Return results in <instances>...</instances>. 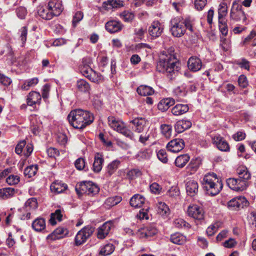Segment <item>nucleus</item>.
Instances as JSON below:
<instances>
[{"label":"nucleus","mask_w":256,"mask_h":256,"mask_svg":"<svg viewBox=\"0 0 256 256\" xmlns=\"http://www.w3.org/2000/svg\"><path fill=\"white\" fill-rule=\"evenodd\" d=\"M193 32V28L191 20L188 18L184 20L180 17H176L170 22V31L172 35L180 38L185 34L186 30Z\"/></svg>","instance_id":"20e7f679"},{"label":"nucleus","mask_w":256,"mask_h":256,"mask_svg":"<svg viewBox=\"0 0 256 256\" xmlns=\"http://www.w3.org/2000/svg\"><path fill=\"white\" fill-rule=\"evenodd\" d=\"M104 162L103 156L100 153H96L92 166V170L94 172H99L102 170Z\"/></svg>","instance_id":"aec40b11"},{"label":"nucleus","mask_w":256,"mask_h":256,"mask_svg":"<svg viewBox=\"0 0 256 256\" xmlns=\"http://www.w3.org/2000/svg\"><path fill=\"white\" fill-rule=\"evenodd\" d=\"M68 186L66 184L62 182H55L50 186V190L52 192L60 194L64 192L67 189Z\"/></svg>","instance_id":"c85d7f7f"},{"label":"nucleus","mask_w":256,"mask_h":256,"mask_svg":"<svg viewBox=\"0 0 256 256\" xmlns=\"http://www.w3.org/2000/svg\"><path fill=\"white\" fill-rule=\"evenodd\" d=\"M106 29L110 33H114L121 30L123 28L122 24L116 20H110L105 25Z\"/></svg>","instance_id":"f3484780"},{"label":"nucleus","mask_w":256,"mask_h":256,"mask_svg":"<svg viewBox=\"0 0 256 256\" xmlns=\"http://www.w3.org/2000/svg\"><path fill=\"white\" fill-rule=\"evenodd\" d=\"M162 134L166 138H170L172 134V126L171 125L163 124L160 126Z\"/></svg>","instance_id":"a18cd8bd"},{"label":"nucleus","mask_w":256,"mask_h":256,"mask_svg":"<svg viewBox=\"0 0 256 256\" xmlns=\"http://www.w3.org/2000/svg\"><path fill=\"white\" fill-rule=\"evenodd\" d=\"M136 92L140 95L143 96H151L154 94V90L152 87L145 85L138 86Z\"/></svg>","instance_id":"473e14b6"},{"label":"nucleus","mask_w":256,"mask_h":256,"mask_svg":"<svg viewBox=\"0 0 256 256\" xmlns=\"http://www.w3.org/2000/svg\"><path fill=\"white\" fill-rule=\"evenodd\" d=\"M157 211L161 215L166 214L169 212V208L163 202H158L157 204Z\"/></svg>","instance_id":"de8ad7c7"},{"label":"nucleus","mask_w":256,"mask_h":256,"mask_svg":"<svg viewBox=\"0 0 256 256\" xmlns=\"http://www.w3.org/2000/svg\"><path fill=\"white\" fill-rule=\"evenodd\" d=\"M151 156V152L150 150H144L140 151L136 156V158L138 160H142L148 159Z\"/></svg>","instance_id":"49530a36"},{"label":"nucleus","mask_w":256,"mask_h":256,"mask_svg":"<svg viewBox=\"0 0 256 256\" xmlns=\"http://www.w3.org/2000/svg\"><path fill=\"white\" fill-rule=\"evenodd\" d=\"M20 182V177L18 176H14L13 174L10 175L6 179V182L9 185H14L18 184Z\"/></svg>","instance_id":"5fc2aeb1"},{"label":"nucleus","mask_w":256,"mask_h":256,"mask_svg":"<svg viewBox=\"0 0 256 256\" xmlns=\"http://www.w3.org/2000/svg\"><path fill=\"white\" fill-rule=\"evenodd\" d=\"M112 226V223L110 222H107L104 223L98 229L97 234L98 238L100 239H104L105 238L108 234Z\"/></svg>","instance_id":"4be33fe9"},{"label":"nucleus","mask_w":256,"mask_h":256,"mask_svg":"<svg viewBox=\"0 0 256 256\" xmlns=\"http://www.w3.org/2000/svg\"><path fill=\"white\" fill-rule=\"evenodd\" d=\"M18 16L20 19H24L26 14V10L24 7H20L16 10Z\"/></svg>","instance_id":"e2e57ef3"},{"label":"nucleus","mask_w":256,"mask_h":256,"mask_svg":"<svg viewBox=\"0 0 256 256\" xmlns=\"http://www.w3.org/2000/svg\"><path fill=\"white\" fill-rule=\"evenodd\" d=\"M148 33L152 38L160 36L162 32L163 28L158 21H154L148 28Z\"/></svg>","instance_id":"4468645a"},{"label":"nucleus","mask_w":256,"mask_h":256,"mask_svg":"<svg viewBox=\"0 0 256 256\" xmlns=\"http://www.w3.org/2000/svg\"><path fill=\"white\" fill-rule=\"evenodd\" d=\"M42 96L40 93L36 92H30L28 96L27 104L30 106H32L36 104H40Z\"/></svg>","instance_id":"a878e982"},{"label":"nucleus","mask_w":256,"mask_h":256,"mask_svg":"<svg viewBox=\"0 0 256 256\" xmlns=\"http://www.w3.org/2000/svg\"><path fill=\"white\" fill-rule=\"evenodd\" d=\"M38 170L37 165H31L26 167L24 170V174L25 176L28 178L34 176Z\"/></svg>","instance_id":"a19ab883"},{"label":"nucleus","mask_w":256,"mask_h":256,"mask_svg":"<svg viewBox=\"0 0 256 256\" xmlns=\"http://www.w3.org/2000/svg\"><path fill=\"white\" fill-rule=\"evenodd\" d=\"M175 226L178 228H190V225L183 219L178 218L174 221Z\"/></svg>","instance_id":"603ef678"},{"label":"nucleus","mask_w":256,"mask_h":256,"mask_svg":"<svg viewBox=\"0 0 256 256\" xmlns=\"http://www.w3.org/2000/svg\"><path fill=\"white\" fill-rule=\"evenodd\" d=\"M184 147V142L182 139L176 138L170 141L166 146L167 149L173 152H178Z\"/></svg>","instance_id":"ddd939ff"},{"label":"nucleus","mask_w":256,"mask_h":256,"mask_svg":"<svg viewBox=\"0 0 256 256\" xmlns=\"http://www.w3.org/2000/svg\"><path fill=\"white\" fill-rule=\"evenodd\" d=\"M133 13L124 11L120 14V17L126 22H130L134 18Z\"/></svg>","instance_id":"8fccbe9b"},{"label":"nucleus","mask_w":256,"mask_h":256,"mask_svg":"<svg viewBox=\"0 0 256 256\" xmlns=\"http://www.w3.org/2000/svg\"><path fill=\"white\" fill-rule=\"evenodd\" d=\"M123 6L122 2L120 0H108L102 4V8L108 10L112 8H120Z\"/></svg>","instance_id":"cd10ccee"},{"label":"nucleus","mask_w":256,"mask_h":256,"mask_svg":"<svg viewBox=\"0 0 256 256\" xmlns=\"http://www.w3.org/2000/svg\"><path fill=\"white\" fill-rule=\"evenodd\" d=\"M191 126L192 122L190 120H180L176 123L174 128L178 133H181L190 128Z\"/></svg>","instance_id":"393cba45"},{"label":"nucleus","mask_w":256,"mask_h":256,"mask_svg":"<svg viewBox=\"0 0 256 256\" xmlns=\"http://www.w3.org/2000/svg\"><path fill=\"white\" fill-rule=\"evenodd\" d=\"M120 164V160H114L108 164L106 171L110 176H112L116 172Z\"/></svg>","instance_id":"ea45409f"},{"label":"nucleus","mask_w":256,"mask_h":256,"mask_svg":"<svg viewBox=\"0 0 256 256\" xmlns=\"http://www.w3.org/2000/svg\"><path fill=\"white\" fill-rule=\"evenodd\" d=\"M150 191L155 194H159L161 191V186L157 183L154 182L150 186Z\"/></svg>","instance_id":"bf43d9fd"},{"label":"nucleus","mask_w":256,"mask_h":256,"mask_svg":"<svg viewBox=\"0 0 256 256\" xmlns=\"http://www.w3.org/2000/svg\"><path fill=\"white\" fill-rule=\"evenodd\" d=\"M188 68L192 72H197L200 70L202 66L201 60L198 57L192 56L188 62Z\"/></svg>","instance_id":"a211bd4d"},{"label":"nucleus","mask_w":256,"mask_h":256,"mask_svg":"<svg viewBox=\"0 0 256 256\" xmlns=\"http://www.w3.org/2000/svg\"><path fill=\"white\" fill-rule=\"evenodd\" d=\"M32 227L36 232H42L46 228L45 220L42 218H38L32 223Z\"/></svg>","instance_id":"7c9ffc66"},{"label":"nucleus","mask_w":256,"mask_h":256,"mask_svg":"<svg viewBox=\"0 0 256 256\" xmlns=\"http://www.w3.org/2000/svg\"><path fill=\"white\" fill-rule=\"evenodd\" d=\"M187 213L189 216L198 220H204V212L202 208L196 204L190 205L187 210Z\"/></svg>","instance_id":"9b49d317"},{"label":"nucleus","mask_w":256,"mask_h":256,"mask_svg":"<svg viewBox=\"0 0 256 256\" xmlns=\"http://www.w3.org/2000/svg\"><path fill=\"white\" fill-rule=\"evenodd\" d=\"M48 156L51 158H55L60 155L58 150L54 148H50L47 150Z\"/></svg>","instance_id":"0e129e2a"},{"label":"nucleus","mask_w":256,"mask_h":256,"mask_svg":"<svg viewBox=\"0 0 256 256\" xmlns=\"http://www.w3.org/2000/svg\"><path fill=\"white\" fill-rule=\"evenodd\" d=\"M249 202L244 196L234 198L228 203V206L232 210H237L248 206Z\"/></svg>","instance_id":"f8f14e48"},{"label":"nucleus","mask_w":256,"mask_h":256,"mask_svg":"<svg viewBox=\"0 0 256 256\" xmlns=\"http://www.w3.org/2000/svg\"><path fill=\"white\" fill-rule=\"evenodd\" d=\"M68 120L70 124L74 128L82 129L93 122L94 116L89 111L75 109L68 114Z\"/></svg>","instance_id":"f257e3e1"},{"label":"nucleus","mask_w":256,"mask_h":256,"mask_svg":"<svg viewBox=\"0 0 256 256\" xmlns=\"http://www.w3.org/2000/svg\"><path fill=\"white\" fill-rule=\"evenodd\" d=\"M238 178H229L226 180L228 186L231 189L236 191L245 190L248 186V180L251 178V174L247 168H239L236 170Z\"/></svg>","instance_id":"7ed1b4c3"},{"label":"nucleus","mask_w":256,"mask_h":256,"mask_svg":"<svg viewBox=\"0 0 256 256\" xmlns=\"http://www.w3.org/2000/svg\"><path fill=\"white\" fill-rule=\"evenodd\" d=\"M121 200L122 198L120 196L110 197L106 200L104 204L106 208H109L118 204Z\"/></svg>","instance_id":"c9c22d12"},{"label":"nucleus","mask_w":256,"mask_h":256,"mask_svg":"<svg viewBox=\"0 0 256 256\" xmlns=\"http://www.w3.org/2000/svg\"><path fill=\"white\" fill-rule=\"evenodd\" d=\"M114 247L112 244H108L101 248L99 254L103 256H106L112 254L114 251Z\"/></svg>","instance_id":"79ce46f5"},{"label":"nucleus","mask_w":256,"mask_h":256,"mask_svg":"<svg viewBox=\"0 0 256 256\" xmlns=\"http://www.w3.org/2000/svg\"><path fill=\"white\" fill-rule=\"evenodd\" d=\"M170 240L171 242L174 244L182 245L186 242V238L182 234L178 232H176L171 234L170 237Z\"/></svg>","instance_id":"2f4dec72"},{"label":"nucleus","mask_w":256,"mask_h":256,"mask_svg":"<svg viewBox=\"0 0 256 256\" xmlns=\"http://www.w3.org/2000/svg\"><path fill=\"white\" fill-rule=\"evenodd\" d=\"M26 144V142L25 140H22L20 141L16 146L15 148V152H16L18 154H22V150L24 148Z\"/></svg>","instance_id":"69168bd1"},{"label":"nucleus","mask_w":256,"mask_h":256,"mask_svg":"<svg viewBox=\"0 0 256 256\" xmlns=\"http://www.w3.org/2000/svg\"><path fill=\"white\" fill-rule=\"evenodd\" d=\"M175 104V100L172 98H167L160 100L158 105L159 110L162 112L166 111L170 106Z\"/></svg>","instance_id":"bb28decb"},{"label":"nucleus","mask_w":256,"mask_h":256,"mask_svg":"<svg viewBox=\"0 0 256 256\" xmlns=\"http://www.w3.org/2000/svg\"><path fill=\"white\" fill-rule=\"evenodd\" d=\"M212 142L220 150L224 152L229 150L230 146L228 143L220 135L214 136L212 138Z\"/></svg>","instance_id":"dca6fc26"},{"label":"nucleus","mask_w":256,"mask_h":256,"mask_svg":"<svg viewBox=\"0 0 256 256\" xmlns=\"http://www.w3.org/2000/svg\"><path fill=\"white\" fill-rule=\"evenodd\" d=\"M48 8L53 17L59 16L63 10L62 4L56 0L50 1L48 4Z\"/></svg>","instance_id":"2eb2a0df"},{"label":"nucleus","mask_w":256,"mask_h":256,"mask_svg":"<svg viewBox=\"0 0 256 256\" xmlns=\"http://www.w3.org/2000/svg\"><path fill=\"white\" fill-rule=\"evenodd\" d=\"M76 86L78 89L82 92H88L90 90L89 84L84 80H80L77 82Z\"/></svg>","instance_id":"4c0bfd02"},{"label":"nucleus","mask_w":256,"mask_h":256,"mask_svg":"<svg viewBox=\"0 0 256 256\" xmlns=\"http://www.w3.org/2000/svg\"><path fill=\"white\" fill-rule=\"evenodd\" d=\"M230 17V20H234V22H239L241 20L243 22H245L246 20V17L243 10L242 6L239 4L236 1H234L232 3Z\"/></svg>","instance_id":"0eeeda50"},{"label":"nucleus","mask_w":256,"mask_h":256,"mask_svg":"<svg viewBox=\"0 0 256 256\" xmlns=\"http://www.w3.org/2000/svg\"><path fill=\"white\" fill-rule=\"evenodd\" d=\"M157 156L158 160L163 163H166L168 161V156L165 150H160L157 153Z\"/></svg>","instance_id":"864d4df0"},{"label":"nucleus","mask_w":256,"mask_h":256,"mask_svg":"<svg viewBox=\"0 0 256 256\" xmlns=\"http://www.w3.org/2000/svg\"><path fill=\"white\" fill-rule=\"evenodd\" d=\"M38 82V78H34L28 80L22 86V88L24 90H28L31 86L36 85Z\"/></svg>","instance_id":"09e8293b"},{"label":"nucleus","mask_w":256,"mask_h":256,"mask_svg":"<svg viewBox=\"0 0 256 256\" xmlns=\"http://www.w3.org/2000/svg\"><path fill=\"white\" fill-rule=\"evenodd\" d=\"M238 83L242 88H246L248 84L247 79L244 75H240L238 79Z\"/></svg>","instance_id":"774afa93"},{"label":"nucleus","mask_w":256,"mask_h":256,"mask_svg":"<svg viewBox=\"0 0 256 256\" xmlns=\"http://www.w3.org/2000/svg\"><path fill=\"white\" fill-rule=\"evenodd\" d=\"M62 210L60 209L56 210V211L50 214V218L49 220L50 223L54 226L56 224V220H57L59 222L62 220Z\"/></svg>","instance_id":"72a5a7b5"},{"label":"nucleus","mask_w":256,"mask_h":256,"mask_svg":"<svg viewBox=\"0 0 256 256\" xmlns=\"http://www.w3.org/2000/svg\"><path fill=\"white\" fill-rule=\"evenodd\" d=\"M79 189L78 188H76L78 194H86L90 196L98 194L100 190L98 187L92 182H85L81 183L80 185Z\"/></svg>","instance_id":"1a4fd4ad"},{"label":"nucleus","mask_w":256,"mask_h":256,"mask_svg":"<svg viewBox=\"0 0 256 256\" xmlns=\"http://www.w3.org/2000/svg\"><path fill=\"white\" fill-rule=\"evenodd\" d=\"M25 206L30 209L34 210L38 207L37 200L35 198H32L28 200L25 203Z\"/></svg>","instance_id":"3c124183"},{"label":"nucleus","mask_w":256,"mask_h":256,"mask_svg":"<svg viewBox=\"0 0 256 256\" xmlns=\"http://www.w3.org/2000/svg\"><path fill=\"white\" fill-rule=\"evenodd\" d=\"M92 64V60L90 57H85L82 58V65L80 67V72H81V69L84 67L90 66V65Z\"/></svg>","instance_id":"338daca9"},{"label":"nucleus","mask_w":256,"mask_h":256,"mask_svg":"<svg viewBox=\"0 0 256 256\" xmlns=\"http://www.w3.org/2000/svg\"><path fill=\"white\" fill-rule=\"evenodd\" d=\"M207 0H194V6L198 10H202L206 4Z\"/></svg>","instance_id":"680f3d73"},{"label":"nucleus","mask_w":256,"mask_h":256,"mask_svg":"<svg viewBox=\"0 0 256 256\" xmlns=\"http://www.w3.org/2000/svg\"><path fill=\"white\" fill-rule=\"evenodd\" d=\"M198 182L194 180H190L186 184V191L188 195L194 196L198 192Z\"/></svg>","instance_id":"6ab92c4d"},{"label":"nucleus","mask_w":256,"mask_h":256,"mask_svg":"<svg viewBox=\"0 0 256 256\" xmlns=\"http://www.w3.org/2000/svg\"><path fill=\"white\" fill-rule=\"evenodd\" d=\"M38 12L42 18L46 20H50L53 18L50 12L48 10H46L43 8H40Z\"/></svg>","instance_id":"c03bdc74"},{"label":"nucleus","mask_w":256,"mask_h":256,"mask_svg":"<svg viewBox=\"0 0 256 256\" xmlns=\"http://www.w3.org/2000/svg\"><path fill=\"white\" fill-rule=\"evenodd\" d=\"M190 160L188 154L180 155L178 156L175 160L176 166L179 168L184 167Z\"/></svg>","instance_id":"f704fd0d"},{"label":"nucleus","mask_w":256,"mask_h":256,"mask_svg":"<svg viewBox=\"0 0 256 256\" xmlns=\"http://www.w3.org/2000/svg\"><path fill=\"white\" fill-rule=\"evenodd\" d=\"M83 13L81 12H77L73 18L72 24L74 26H76V24L80 21L83 18Z\"/></svg>","instance_id":"13d9d810"},{"label":"nucleus","mask_w":256,"mask_h":256,"mask_svg":"<svg viewBox=\"0 0 256 256\" xmlns=\"http://www.w3.org/2000/svg\"><path fill=\"white\" fill-rule=\"evenodd\" d=\"M68 234L67 229L63 228H58L56 229L51 234L47 236L48 240H56L62 238L64 236H66Z\"/></svg>","instance_id":"412c9836"},{"label":"nucleus","mask_w":256,"mask_h":256,"mask_svg":"<svg viewBox=\"0 0 256 256\" xmlns=\"http://www.w3.org/2000/svg\"><path fill=\"white\" fill-rule=\"evenodd\" d=\"M15 190L12 188H5L0 190V197L2 198H8L12 196L14 194Z\"/></svg>","instance_id":"58836bf2"},{"label":"nucleus","mask_w":256,"mask_h":256,"mask_svg":"<svg viewBox=\"0 0 256 256\" xmlns=\"http://www.w3.org/2000/svg\"><path fill=\"white\" fill-rule=\"evenodd\" d=\"M228 12V6L226 3L224 2H221L219 4L218 9V18L222 19L226 16Z\"/></svg>","instance_id":"37998d69"},{"label":"nucleus","mask_w":256,"mask_h":256,"mask_svg":"<svg viewBox=\"0 0 256 256\" xmlns=\"http://www.w3.org/2000/svg\"><path fill=\"white\" fill-rule=\"evenodd\" d=\"M81 74L94 82L100 83L104 80L103 76L94 71L90 66L82 68Z\"/></svg>","instance_id":"9d476101"},{"label":"nucleus","mask_w":256,"mask_h":256,"mask_svg":"<svg viewBox=\"0 0 256 256\" xmlns=\"http://www.w3.org/2000/svg\"><path fill=\"white\" fill-rule=\"evenodd\" d=\"M202 184L208 194L214 196L218 194L222 188L221 180L214 173H208L204 176Z\"/></svg>","instance_id":"39448f33"},{"label":"nucleus","mask_w":256,"mask_h":256,"mask_svg":"<svg viewBox=\"0 0 256 256\" xmlns=\"http://www.w3.org/2000/svg\"><path fill=\"white\" fill-rule=\"evenodd\" d=\"M145 198L140 194L134 195L130 200V204L134 208L140 207L144 202Z\"/></svg>","instance_id":"c756f323"},{"label":"nucleus","mask_w":256,"mask_h":256,"mask_svg":"<svg viewBox=\"0 0 256 256\" xmlns=\"http://www.w3.org/2000/svg\"><path fill=\"white\" fill-rule=\"evenodd\" d=\"M189 110V106L186 104H176L171 110V112L174 116H181L186 112Z\"/></svg>","instance_id":"5701e85b"},{"label":"nucleus","mask_w":256,"mask_h":256,"mask_svg":"<svg viewBox=\"0 0 256 256\" xmlns=\"http://www.w3.org/2000/svg\"><path fill=\"white\" fill-rule=\"evenodd\" d=\"M218 228V224H214L208 226L206 229V233L209 236L214 234Z\"/></svg>","instance_id":"4d7b16f0"},{"label":"nucleus","mask_w":256,"mask_h":256,"mask_svg":"<svg viewBox=\"0 0 256 256\" xmlns=\"http://www.w3.org/2000/svg\"><path fill=\"white\" fill-rule=\"evenodd\" d=\"M85 163L84 159L80 158L76 160L74 165L77 170H82L84 168Z\"/></svg>","instance_id":"6e6d98bb"},{"label":"nucleus","mask_w":256,"mask_h":256,"mask_svg":"<svg viewBox=\"0 0 256 256\" xmlns=\"http://www.w3.org/2000/svg\"><path fill=\"white\" fill-rule=\"evenodd\" d=\"M140 233V237H150L156 234L157 232L156 229L152 228L150 229V228H142L138 231Z\"/></svg>","instance_id":"e433bc0d"},{"label":"nucleus","mask_w":256,"mask_h":256,"mask_svg":"<svg viewBox=\"0 0 256 256\" xmlns=\"http://www.w3.org/2000/svg\"><path fill=\"white\" fill-rule=\"evenodd\" d=\"M94 231V228L91 226H87L80 230L76 234L75 238L76 246H80L84 244L90 238Z\"/></svg>","instance_id":"6e6552de"},{"label":"nucleus","mask_w":256,"mask_h":256,"mask_svg":"<svg viewBox=\"0 0 256 256\" xmlns=\"http://www.w3.org/2000/svg\"><path fill=\"white\" fill-rule=\"evenodd\" d=\"M108 125L114 130L131 140L133 138L134 136L133 132L126 126L122 121L112 116L108 117Z\"/></svg>","instance_id":"423d86ee"},{"label":"nucleus","mask_w":256,"mask_h":256,"mask_svg":"<svg viewBox=\"0 0 256 256\" xmlns=\"http://www.w3.org/2000/svg\"><path fill=\"white\" fill-rule=\"evenodd\" d=\"M178 60L172 54L166 55L160 58L156 66L158 71L164 73L170 80L174 78L178 74Z\"/></svg>","instance_id":"f03ea898"},{"label":"nucleus","mask_w":256,"mask_h":256,"mask_svg":"<svg viewBox=\"0 0 256 256\" xmlns=\"http://www.w3.org/2000/svg\"><path fill=\"white\" fill-rule=\"evenodd\" d=\"M135 126L134 131L138 133L141 132L144 130L146 124V120L143 118H136L130 122Z\"/></svg>","instance_id":"b1692460"},{"label":"nucleus","mask_w":256,"mask_h":256,"mask_svg":"<svg viewBox=\"0 0 256 256\" xmlns=\"http://www.w3.org/2000/svg\"><path fill=\"white\" fill-rule=\"evenodd\" d=\"M20 40L22 42V44H24L26 40V36L28 34V28L26 26H23L21 28L20 30Z\"/></svg>","instance_id":"052dcab7"}]
</instances>
